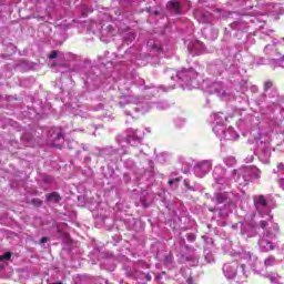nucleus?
I'll list each match as a JSON object with an SVG mask.
<instances>
[{"label":"nucleus","instance_id":"obj_15","mask_svg":"<svg viewBox=\"0 0 284 284\" xmlns=\"http://www.w3.org/2000/svg\"><path fill=\"white\" fill-rule=\"evenodd\" d=\"M50 239L48 236H43L40 240V243H45L47 241H49Z\"/></svg>","mask_w":284,"mask_h":284},{"label":"nucleus","instance_id":"obj_3","mask_svg":"<svg viewBox=\"0 0 284 284\" xmlns=\"http://www.w3.org/2000/svg\"><path fill=\"white\" fill-rule=\"evenodd\" d=\"M169 10H173L174 14H181V4L176 1L168 2Z\"/></svg>","mask_w":284,"mask_h":284},{"label":"nucleus","instance_id":"obj_7","mask_svg":"<svg viewBox=\"0 0 284 284\" xmlns=\"http://www.w3.org/2000/svg\"><path fill=\"white\" fill-rule=\"evenodd\" d=\"M164 263L165 265H172V263H174V255L172 253H169L165 256Z\"/></svg>","mask_w":284,"mask_h":284},{"label":"nucleus","instance_id":"obj_6","mask_svg":"<svg viewBox=\"0 0 284 284\" xmlns=\"http://www.w3.org/2000/svg\"><path fill=\"white\" fill-rule=\"evenodd\" d=\"M215 201L219 204L225 203V201H227V195L225 193H217L215 196Z\"/></svg>","mask_w":284,"mask_h":284},{"label":"nucleus","instance_id":"obj_5","mask_svg":"<svg viewBox=\"0 0 284 284\" xmlns=\"http://www.w3.org/2000/svg\"><path fill=\"white\" fill-rule=\"evenodd\" d=\"M254 203L256 205H260L261 207L267 206V200L265 199V195H260L254 200Z\"/></svg>","mask_w":284,"mask_h":284},{"label":"nucleus","instance_id":"obj_13","mask_svg":"<svg viewBox=\"0 0 284 284\" xmlns=\"http://www.w3.org/2000/svg\"><path fill=\"white\" fill-rule=\"evenodd\" d=\"M174 183H181V179L175 178L173 180H169V185H174Z\"/></svg>","mask_w":284,"mask_h":284},{"label":"nucleus","instance_id":"obj_2","mask_svg":"<svg viewBox=\"0 0 284 284\" xmlns=\"http://www.w3.org/2000/svg\"><path fill=\"white\" fill-rule=\"evenodd\" d=\"M49 134H51L52 141H61L63 139V131L59 128L51 129Z\"/></svg>","mask_w":284,"mask_h":284},{"label":"nucleus","instance_id":"obj_9","mask_svg":"<svg viewBox=\"0 0 284 284\" xmlns=\"http://www.w3.org/2000/svg\"><path fill=\"white\" fill-rule=\"evenodd\" d=\"M31 203L32 205H36V207H41V205L43 204V201H41L40 199H32Z\"/></svg>","mask_w":284,"mask_h":284},{"label":"nucleus","instance_id":"obj_14","mask_svg":"<svg viewBox=\"0 0 284 284\" xmlns=\"http://www.w3.org/2000/svg\"><path fill=\"white\" fill-rule=\"evenodd\" d=\"M267 221H265V220H262L261 222H260V227H262V230H265V227H267Z\"/></svg>","mask_w":284,"mask_h":284},{"label":"nucleus","instance_id":"obj_8","mask_svg":"<svg viewBox=\"0 0 284 284\" xmlns=\"http://www.w3.org/2000/svg\"><path fill=\"white\" fill-rule=\"evenodd\" d=\"M10 258H12V253L10 252H7L0 256V261H10Z\"/></svg>","mask_w":284,"mask_h":284},{"label":"nucleus","instance_id":"obj_16","mask_svg":"<svg viewBox=\"0 0 284 284\" xmlns=\"http://www.w3.org/2000/svg\"><path fill=\"white\" fill-rule=\"evenodd\" d=\"M155 17H159L160 12L159 11H154Z\"/></svg>","mask_w":284,"mask_h":284},{"label":"nucleus","instance_id":"obj_12","mask_svg":"<svg viewBox=\"0 0 284 284\" xmlns=\"http://www.w3.org/2000/svg\"><path fill=\"white\" fill-rule=\"evenodd\" d=\"M57 57H59V52L57 50H53L49 55V59H57Z\"/></svg>","mask_w":284,"mask_h":284},{"label":"nucleus","instance_id":"obj_1","mask_svg":"<svg viewBox=\"0 0 284 284\" xmlns=\"http://www.w3.org/2000/svg\"><path fill=\"white\" fill-rule=\"evenodd\" d=\"M195 170L201 172L202 176H205V174H209L210 170H212V163H210V161H203L196 164Z\"/></svg>","mask_w":284,"mask_h":284},{"label":"nucleus","instance_id":"obj_4","mask_svg":"<svg viewBox=\"0 0 284 284\" xmlns=\"http://www.w3.org/2000/svg\"><path fill=\"white\" fill-rule=\"evenodd\" d=\"M47 201H53V203H60L61 194L59 192H51L45 195Z\"/></svg>","mask_w":284,"mask_h":284},{"label":"nucleus","instance_id":"obj_11","mask_svg":"<svg viewBox=\"0 0 284 284\" xmlns=\"http://www.w3.org/2000/svg\"><path fill=\"white\" fill-rule=\"evenodd\" d=\"M136 135H128L126 136V143H132V141H136Z\"/></svg>","mask_w":284,"mask_h":284},{"label":"nucleus","instance_id":"obj_10","mask_svg":"<svg viewBox=\"0 0 284 284\" xmlns=\"http://www.w3.org/2000/svg\"><path fill=\"white\" fill-rule=\"evenodd\" d=\"M272 85H274V84L270 80L264 82V92H267V90H270L272 88Z\"/></svg>","mask_w":284,"mask_h":284}]
</instances>
